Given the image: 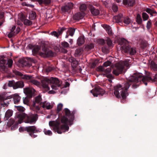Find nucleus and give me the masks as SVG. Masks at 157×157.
<instances>
[{
    "instance_id": "1",
    "label": "nucleus",
    "mask_w": 157,
    "mask_h": 157,
    "mask_svg": "<svg viewBox=\"0 0 157 157\" xmlns=\"http://www.w3.org/2000/svg\"><path fill=\"white\" fill-rule=\"evenodd\" d=\"M151 76L150 74L148 76L143 77L141 74H135L131 77L128 82L123 84L122 85L119 84L116 85L114 87V94L118 98H120L121 96L123 99H125L128 95L127 90L131 84L130 82H133L132 87L136 88L139 86L141 82L147 85V82H157V74L155 75L153 79Z\"/></svg>"
},
{
    "instance_id": "2",
    "label": "nucleus",
    "mask_w": 157,
    "mask_h": 157,
    "mask_svg": "<svg viewBox=\"0 0 157 157\" xmlns=\"http://www.w3.org/2000/svg\"><path fill=\"white\" fill-rule=\"evenodd\" d=\"M13 72L15 75L17 76L20 77L21 78L26 80H30V82L33 84L40 87L41 86L46 91L50 90L48 86V84L51 83V86L53 90H57L60 86L61 82L59 79L56 78L51 77L50 79L47 77H44L41 79V83L37 80L34 79H31L32 76L27 75H24L20 72L14 70Z\"/></svg>"
},
{
    "instance_id": "3",
    "label": "nucleus",
    "mask_w": 157,
    "mask_h": 157,
    "mask_svg": "<svg viewBox=\"0 0 157 157\" xmlns=\"http://www.w3.org/2000/svg\"><path fill=\"white\" fill-rule=\"evenodd\" d=\"M63 112L68 118L65 116L62 117L61 122L63 124L61 125L60 123L57 121H50L49 123V126L52 128L54 131L59 134L68 131L69 129L68 125H71L74 119L73 114L71 113L68 109H65Z\"/></svg>"
},
{
    "instance_id": "4",
    "label": "nucleus",
    "mask_w": 157,
    "mask_h": 157,
    "mask_svg": "<svg viewBox=\"0 0 157 157\" xmlns=\"http://www.w3.org/2000/svg\"><path fill=\"white\" fill-rule=\"evenodd\" d=\"M17 117L18 119V123H21L23 119L25 123L33 124L35 123L38 118L36 114H30L29 115L23 113H20L18 114Z\"/></svg>"
},
{
    "instance_id": "5",
    "label": "nucleus",
    "mask_w": 157,
    "mask_h": 157,
    "mask_svg": "<svg viewBox=\"0 0 157 157\" xmlns=\"http://www.w3.org/2000/svg\"><path fill=\"white\" fill-rule=\"evenodd\" d=\"M119 44L121 46V49L123 53H129L131 55H134L136 53V48L129 46L128 41L124 38H121Z\"/></svg>"
},
{
    "instance_id": "6",
    "label": "nucleus",
    "mask_w": 157,
    "mask_h": 157,
    "mask_svg": "<svg viewBox=\"0 0 157 157\" xmlns=\"http://www.w3.org/2000/svg\"><path fill=\"white\" fill-rule=\"evenodd\" d=\"M130 61L125 60L117 63L113 71V73L116 75H118L126 69L125 67L127 68L126 69H128L129 67Z\"/></svg>"
},
{
    "instance_id": "7",
    "label": "nucleus",
    "mask_w": 157,
    "mask_h": 157,
    "mask_svg": "<svg viewBox=\"0 0 157 157\" xmlns=\"http://www.w3.org/2000/svg\"><path fill=\"white\" fill-rule=\"evenodd\" d=\"M42 100L41 96L38 95L35 98V101L34 102L32 107V109L35 111L36 112H37L40 109V104Z\"/></svg>"
},
{
    "instance_id": "8",
    "label": "nucleus",
    "mask_w": 157,
    "mask_h": 157,
    "mask_svg": "<svg viewBox=\"0 0 157 157\" xmlns=\"http://www.w3.org/2000/svg\"><path fill=\"white\" fill-rule=\"evenodd\" d=\"M27 132L29 133V135L32 138H35L37 135L34 134L39 132V130L35 126H29L27 127Z\"/></svg>"
},
{
    "instance_id": "9",
    "label": "nucleus",
    "mask_w": 157,
    "mask_h": 157,
    "mask_svg": "<svg viewBox=\"0 0 157 157\" xmlns=\"http://www.w3.org/2000/svg\"><path fill=\"white\" fill-rule=\"evenodd\" d=\"M42 52H40V55L42 56H52L54 55L53 52L51 50H47L45 46L42 47Z\"/></svg>"
},
{
    "instance_id": "10",
    "label": "nucleus",
    "mask_w": 157,
    "mask_h": 157,
    "mask_svg": "<svg viewBox=\"0 0 157 157\" xmlns=\"http://www.w3.org/2000/svg\"><path fill=\"white\" fill-rule=\"evenodd\" d=\"M90 92L94 97L102 96L105 93V92L103 89L98 87L93 89Z\"/></svg>"
},
{
    "instance_id": "11",
    "label": "nucleus",
    "mask_w": 157,
    "mask_h": 157,
    "mask_svg": "<svg viewBox=\"0 0 157 157\" xmlns=\"http://www.w3.org/2000/svg\"><path fill=\"white\" fill-rule=\"evenodd\" d=\"M35 91V90L33 88L27 87L24 89V93L31 97Z\"/></svg>"
},
{
    "instance_id": "12",
    "label": "nucleus",
    "mask_w": 157,
    "mask_h": 157,
    "mask_svg": "<svg viewBox=\"0 0 157 157\" xmlns=\"http://www.w3.org/2000/svg\"><path fill=\"white\" fill-rule=\"evenodd\" d=\"M16 27L15 26H13L11 29L10 32L8 34V36L9 38H11L13 36L15 35L16 34L18 33L20 31V29L19 27H17L15 31Z\"/></svg>"
},
{
    "instance_id": "13",
    "label": "nucleus",
    "mask_w": 157,
    "mask_h": 157,
    "mask_svg": "<svg viewBox=\"0 0 157 157\" xmlns=\"http://www.w3.org/2000/svg\"><path fill=\"white\" fill-rule=\"evenodd\" d=\"M11 98H12V96H1L0 95V104L3 105V107L7 106L8 105L9 103H6L4 102V101L5 100L10 99Z\"/></svg>"
},
{
    "instance_id": "14",
    "label": "nucleus",
    "mask_w": 157,
    "mask_h": 157,
    "mask_svg": "<svg viewBox=\"0 0 157 157\" xmlns=\"http://www.w3.org/2000/svg\"><path fill=\"white\" fill-rule=\"evenodd\" d=\"M73 6L74 5L72 3H68L66 5L63 6L62 7V10L64 12H70L73 7Z\"/></svg>"
},
{
    "instance_id": "15",
    "label": "nucleus",
    "mask_w": 157,
    "mask_h": 157,
    "mask_svg": "<svg viewBox=\"0 0 157 157\" xmlns=\"http://www.w3.org/2000/svg\"><path fill=\"white\" fill-rule=\"evenodd\" d=\"M111 69L110 67L106 69H105V73L103 74L104 75H105L106 77L109 78L108 80L110 82H112V79L113 78V77L112 75L109 73L111 72Z\"/></svg>"
},
{
    "instance_id": "16",
    "label": "nucleus",
    "mask_w": 157,
    "mask_h": 157,
    "mask_svg": "<svg viewBox=\"0 0 157 157\" xmlns=\"http://www.w3.org/2000/svg\"><path fill=\"white\" fill-rule=\"evenodd\" d=\"M88 8L90 10L91 13L94 15H97L100 13L99 10L94 8V7L91 4H88L87 5Z\"/></svg>"
},
{
    "instance_id": "17",
    "label": "nucleus",
    "mask_w": 157,
    "mask_h": 157,
    "mask_svg": "<svg viewBox=\"0 0 157 157\" xmlns=\"http://www.w3.org/2000/svg\"><path fill=\"white\" fill-rule=\"evenodd\" d=\"M40 108L42 107L44 109H50L52 108L53 105L50 103L44 101L43 103H40Z\"/></svg>"
},
{
    "instance_id": "18",
    "label": "nucleus",
    "mask_w": 157,
    "mask_h": 157,
    "mask_svg": "<svg viewBox=\"0 0 157 157\" xmlns=\"http://www.w3.org/2000/svg\"><path fill=\"white\" fill-rule=\"evenodd\" d=\"M123 15L122 14H119L118 15L114 16L113 18V21L117 23H121Z\"/></svg>"
},
{
    "instance_id": "19",
    "label": "nucleus",
    "mask_w": 157,
    "mask_h": 157,
    "mask_svg": "<svg viewBox=\"0 0 157 157\" xmlns=\"http://www.w3.org/2000/svg\"><path fill=\"white\" fill-rule=\"evenodd\" d=\"M65 29V28L64 27H62L58 29V32L54 31L51 32V35L58 38L60 34L62 33L63 32Z\"/></svg>"
},
{
    "instance_id": "20",
    "label": "nucleus",
    "mask_w": 157,
    "mask_h": 157,
    "mask_svg": "<svg viewBox=\"0 0 157 157\" xmlns=\"http://www.w3.org/2000/svg\"><path fill=\"white\" fill-rule=\"evenodd\" d=\"M85 14V13H77L73 16V18L75 20H79L80 19L83 18Z\"/></svg>"
},
{
    "instance_id": "21",
    "label": "nucleus",
    "mask_w": 157,
    "mask_h": 157,
    "mask_svg": "<svg viewBox=\"0 0 157 157\" xmlns=\"http://www.w3.org/2000/svg\"><path fill=\"white\" fill-rule=\"evenodd\" d=\"M24 86V83L23 82L19 81L14 84L13 88L16 89L19 88H22Z\"/></svg>"
},
{
    "instance_id": "22",
    "label": "nucleus",
    "mask_w": 157,
    "mask_h": 157,
    "mask_svg": "<svg viewBox=\"0 0 157 157\" xmlns=\"http://www.w3.org/2000/svg\"><path fill=\"white\" fill-rule=\"evenodd\" d=\"M123 3L125 5L132 6L135 5V0H123Z\"/></svg>"
},
{
    "instance_id": "23",
    "label": "nucleus",
    "mask_w": 157,
    "mask_h": 157,
    "mask_svg": "<svg viewBox=\"0 0 157 157\" xmlns=\"http://www.w3.org/2000/svg\"><path fill=\"white\" fill-rule=\"evenodd\" d=\"M10 96H12V98H13L14 103L15 104H17L20 101L21 97L17 94H15Z\"/></svg>"
},
{
    "instance_id": "24",
    "label": "nucleus",
    "mask_w": 157,
    "mask_h": 157,
    "mask_svg": "<svg viewBox=\"0 0 157 157\" xmlns=\"http://www.w3.org/2000/svg\"><path fill=\"white\" fill-rule=\"evenodd\" d=\"M83 49L82 48H79L77 49L75 51V57H78L80 56L83 53Z\"/></svg>"
},
{
    "instance_id": "25",
    "label": "nucleus",
    "mask_w": 157,
    "mask_h": 157,
    "mask_svg": "<svg viewBox=\"0 0 157 157\" xmlns=\"http://www.w3.org/2000/svg\"><path fill=\"white\" fill-rule=\"evenodd\" d=\"M85 39L84 37L80 36L78 39L77 44L78 45L80 46L84 43Z\"/></svg>"
},
{
    "instance_id": "26",
    "label": "nucleus",
    "mask_w": 157,
    "mask_h": 157,
    "mask_svg": "<svg viewBox=\"0 0 157 157\" xmlns=\"http://www.w3.org/2000/svg\"><path fill=\"white\" fill-rule=\"evenodd\" d=\"M12 114L13 111L10 110H8L6 113L5 118H6V120L8 119L12 115Z\"/></svg>"
},
{
    "instance_id": "27",
    "label": "nucleus",
    "mask_w": 157,
    "mask_h": 157,
    "mask_svg": "<svg viewBox=\"0 0 157 157\" xmlns=\"http://www.w3.org/2000/svg\"><path fill=\"white\" fill-rule=\"evenodd\" d=\"M88 4H88L87 5H86L85 4H82L81 5L80 7V9L81 13H84V12L86 10L87 7H88L87 6Z\"/></svg>"
},
{
    "instance_id": "28",
    "label": "nucleus",
    "mask_w": 157,
    "mask_h": 157,
    "mask_svg": "<svg viewBox=\"0 0 157 157\" xmlns=\"http://www.w3.org/2000/svg\"><path fill=\"white\" fill-rule=\"evenodd\" d=\"M75 29L74 28H70L68 29L67 31V33L69 34V35L72 36L75 32Z\"/></svg>"
},
{
    "instance_id": "29",
    "label": "nucleus",
    "mask_w": 157,
    "mask_h": 157,
    "mask_svg": "<svg viewBox=\"0 0 157 157\" xmlns=\"http://www.w3.org/2000/svg\"><path fill=\"white\" fill-rule=\"evenodd\" d=\"M40 49V47L38 46H36L33 50V53L36 54L38 53H39L40 54V52H40L39 51Z\"/></svg>"
},
{
    "instance_id": "30",
    "label": "nucleus",
    "mask_w": 157,
    "mask_h": 157,
    "mask_svg": "<svg viewBox=\"0 0 157 157\" xmlns=\"http://www.w3.org/2000/svg\"><path fill=\"white\" fill-rule=\"evenodd\" d=\"M123 22L126 25H128L131 23V20L129 18L127 17L123 19Z\"/></svg>"
},
{
    "instance_id": "31",
    "label": "nucleus",
    "mask_w": 157,
    "mask_h": 157,
    "mask_svg": "<svg viewBox=\"0 0 157 157\" xmlns=\"http://www.w3.org/2000/svg\"><path fill=\"white\" fill-rule=\"evenodd\" d=\"M136 21L138 24H141L142 22V20L141 16L139 14L137 15L136 18Z\"/></svg>"
},
{
    "instance_id": "32",
    "label": "nucleus",
    "mask_w": 157,
    "mask_h": 157,
    "mask_svg": "<svg viewBox=\"0 0 157 157\" xmlns=\"http://www.w3.org/2000/svg\"><path fill=\"white\" fill-rule=\"evenodd\" d=\"M94 47V44H91L87 45L85 48V49L86 50L89 51L93 49Z\"/></svg>"
},
{
    "instance_id": "33",
    "label": "nucleus",
    "mask_w": 157,
    "mask_h": 157,
    "mask_svg": "<svg viewBox=\"0 0 157 157\" xmlns=\"http://www.w3.org/2000/svg\"><path fill=\"white\" fill-rule=\"evenodd\" d=\"M151 67L154 71L157 70V64L154 62H151Z\"/></svg>"
},
{
    "instance_id": "34",
    "label": "nucleus",
    "mask_w": 157,
    "mask_h": 157,
    "mask_svg": "<svg viewBox=\"0 0 157 157\" xmlns=\"http://www.w3.org/2000/svg\"><path fill=\"white\" fill-rule=\"evenodd\" d=\"M107 44L108 46L109 47H113V44L112 41L110 38H108L107 40Z\"/></svg>"
},
{
    "instance_id": "35",
    "label": "nucleus",
    "mask_w": 157,
    "mask_h": 157,
    "mask_svg": "<svg viewBox=\"0 0 157 157\" xmlns=\"http://www.w3.org/2000/svg\"><path fill=\"white\" fill-rule=\"evenodd\" d=\"M43 131L44 134L46 135L51 136L52 134V132L51 130H47L46 129H44Z\"/></svg>"
},
{
    "instance_id": "36",
    "label": "nucleus",
    "mask_w": 157,
    "mask_h": 157,
    "mask_svg": "<svg viewBox=\"0 0 157 157\" xmlns=\"http://www.w3.org/2000/svg\"><path fill=\"white\" fill-rule=\"evenodd\" d=\"M24 23L25 25H30L32 24V22L28 19H25L24 21Z\"/></svg>"
},
{
    "instance_id": "37",
    "label": "nucleus",
    "mask_w": 157,
    "mask_h": 157,
    "mask_svg": "<svg viewBox=\"0 0 157 157\" xmlns=\"http://www.w3.org/2000/svg\"><path fill=\"white\" fill-rule=\"evenodd\" d=\"M6 61L3 59L0 61V67H5L6 63Z\"/></svg>"
},
{
    "instance_id": "38",
    "label": "nucleus",
    "mask_w": 157,
    "mask_h": 157,
    "mask_svg": "<svg viewBox=\"0 0 157 157\" xmlns=\"http://www.w3.org/2000/svg\"><path fill=\"white\" fill-rule=\"evenodd\" d=\"M36 16V13L34 12H33L30 14L29 17L32 20H33L35 19Z\"/></svg>"
},
{
    "instance_id": "39",
    "label": "nucleus",
    "mask_w": 157,
    "mask_h": 157,
    "mask_svg": "<svg viewBox=\"0 0 157 157\" xmlns=\"http://www.w3.org/2000/svg\"><path fill=\"white\" fill-rule=\"evenodd\" d=\"M19 18L22 21H24L25 19V17L23 13L19 14L18 15Z\"/></svg>"
},
{
    "instance_id": "40",
    "label": "nucleus",
    "mask_w": 157,
    "mask_h": 157,
    "mask_svg": "<svg viewBox=\"0 0 157 157\" xmlns=\"http://www.w3.org/2000/svg\"><path fill=\"white\" fill-rule=\"evenodd\" d=\"M142 17L144 21L147 20L148 18V15L146 13H143L142 14Z\"/></svg>"
},
{
    "instance_id": "41",
    "label": "nucleus",
    "mask_w": 157,
    "mask_h": 157,
    "mask_svg": "<svg viewBox=\"0 0 157 157\" xmlns=\"http://www.w3.org/2000/svg\"><path fill=\"white\" fill-rule=\"evenodd\" d=\"M63 106V105L62 104H61V103L59 104L57 106V111L58 112H59L62 109Z\"/></svg>"
},
{
    "instance_id": "42",
    "label": "nucleus",
    "mask_w": 157,
    "mask_h": 157,
    "mask_svg": "<svg viewBox=\"0 0 157 157\" xmlns=\"http://www.w3.org/2000/svg\"><path fill=\"white\" fill-rule=\"evenodd\" d=\"M112 10L113 12H117L118 10V6L117 5L115 4H113V5L112 7Z\"/></svg>"
},
{
    "instance_id": "43",
    "label": "nucleus",
    "mask_w": 157,
    "mask_h": 157,
    "mask_svg": "<svg viewBox=\"0 0 157 157\" xmlns=\"http://www.w3.org/2000/svg\"><path fill=\"white\" fill-rule=\"evenodd\" d=\"M27 127H20L19 129V131L20 132H22L25 131L27 132Z\"/></svg>"
},
{
    "instance_id": "44",
    "label": "nucleus",
    "mask_w": 157,
    "mask_h": 157,
    "mask_svg": "<svg viewBox=\"0 0 157 157\" xmlns=\"http://www.w3.org/2000/svg\"><path fill=\"white\" fill-rule=\"evenodd\" d=\"M7 63L8 67H11L13 65V61L12 59H9Z\"/></svg>"
},
{
    "instance_id": "45",
    "label": "nucleus",
    "mask_w": 157,
    "mask_h": 157,
    "mask_svg": "<svg viewBox=\"0 0 157 157\" xmlns=\"http://www.w3.org/2000/svg\"><path fill=\"white\" fill-rule=\"evenodd\" d=\"M61 45L64 48H67L69 47V44L68 43L66 42H62Z\"/></svg>"
},
{
    "instance_id": "46",
    "label": "nucleus",
    "mask_w": 157,
    "mask_h": 157,
    "mask_svg": "<svg viewBox=\"0 0 157 157\" xmlns=\"http://www.w3.org/2000/svg\"><path fill=\"white\" fill-rule=\"evenodd\" d=\"M104 66H100L98 67L97 68V71H99L104 72L105 68L103 67Z\"/></svg>"
},
{
    "instance_id": "47",
    "label": "nucleus",
    "mask_w": 157,
    "mask_h": 157,
    "mask_svg": "<svg viewBox=\"0 0 157 157\" xmlns=\"http://www.w3.org/2000/svg\"><path fill=\"white\" fill-rule=\"evenodd\" d=\"M17 108V109L19 111H23L25 110L24 108L21 106H15Z\"/></svg>"
},
{
    "instance_id": "48",
    "label": "nucleus",
    "mask_w": 157,
    "mask_h": 157,
    "mask_svg": "<svg viewBox=\"0 0 157 157\" xmlns=\"http://www.w3.org/2000/svg\"><path fill=\"white\" fill-rule=\"evenodd\" d=\"M111 64V62L110 61H108L105 62L104 63L103 66L106 67L110 66Z\"/></svg>"
},
{
    "instance_id": "49",
    "label": "nucleus",
    "mask_w": 157,
    "mask_h": 157,
    "mask_svg": "<svg viewBox=\"0 0 157 157\" xmlns=\"http://www.w3.org/2000/svg\"><path fill=\"white\" fill-rule=\"evenodd\" d=\"M146 11L148 13H150L151 16H152V13L153 12L149 8H147Z\"/></svg>"
},
{
    "instance_id": "50",
    "label": "nucleus",
    "mask_w": 157,
    "mask_h": 157,
    "mask_svg": "<svg viewBox=\"0 0 157 157\" xmlns=\"http://www.w3.org/2000/svg\"><path fill=\"white\" fill-rule=\"evenodd\" d=\"M151 22L150 21H148L147 24V26L146 27L147 29H149L151 27Z\"/></svg>"
},
{
    "instance_id": "51",
    "label": "nucleus",
    "mask_w": 157,
    "mask_h": 157,
    "mask_svg": "<svg viewBox=\"0 0 157 157\" xmlns=\"http://www.w3.org/2000/svg\"><path fill=\"white\" fill-rule=\"evenodd\" d=\"M103 27L106 31L111 28L109 26L107 25H104Z\"/></svg>"
},
{
    "instance_id": "52",
    "label": "nucleus",
    "mask_w": 157,
    "mask_h": 157,
    "mask_svg": "<svg viewBox=\"0 0 157 157\" xmlns=\"http://www.w3.org/2000/svg\"><path fill=\"white\" fill-rule=\"evenodd\" d=\"M54 68V67H48L46 69V71L47 72H49L52 71Z\"/></svg>"
},
{
    "instance_id": "53",
    "label": "nucleus",
    "mask_w": 157,
    "mask_h": 157,
    "mask_svg": "<svg viewBox=\"0 0 157 157\" xmlns=\"http://www.w3.org/2000/svg\"><path fill=\"white\" fill-rule=\"evenodd\" d=\"M23 103L25 104H27L29 102V100L26 97L23 98Z\"/></svg>"
},
{
    "instance_id": "54",
    "label": "nucleus",
    "mask_w": 157,
    "mask_h": 157,
    "mask_svg": "<svg viewBox=\"0 0 157 157\" xmlns=\"http://www.w3.org/2000/svg\"><path fill=\"white\" fill-rule=\"evenodd\" d=\"M50 0H44L43 1V3L45 5H48L50 3Z\"/></svg>"
},
{
    "instance_id": "55",
    "label": "nucleus",
    "mask_w": 157,
    "mask_h": 157,
    "mask_svg": "<svg viewBox=\"0 0 157 157\" xmlns=\"http://www.w3.org/2000/svg\"><path fill=\"white\" fill-rule=\"evenodd\" d=\"M14 84L13 82L12 81H9L8 83V85L9 86L13 87Z\"/></svg>"
},
{
    "instance_id": "56",
    "label": "nucleus",
    "mask_w": 157,
    "mask_h": 157,
    "mask_svg": "<svg viewBox=\"0 0 157 157\" xmlns=\"http://www.w3.org/2000/svg\"><path fill=\"white\" fill-rule=\"evenodd\" d=\"M97 62V61H94L93 62L91 65V67H92L94 68L96 66V64Z\"/></svg>"
},
{
    "instance_id": "57",
    "label": "nucleus",
    "mask_w": 157,
    "mask_h": 157,
    "mask_svg": "<svg viewBox=\"0 0 157 157\" xmlns=\"http://www.w3.org/2000/svg\"><path fill=\"white\" fill-rule=\"evenodd\" d=\"M108 34L109 35H111L112 34V32L111 28H110L107 31Z\"/></svg>"
},
{
    "instance_id": "58",
    "label": "nucleus",
    "mask_w": 157,
    "mask_h": 157,
    "mask_svg": "<svg viewBox=\"0 0 157 157\" xmlns=\"http://www.w3.org/2000/svg\"><path fill=\"white\" fill-rule=\"evenodd\" d=\"M69 83L68 82H65V84L64 85V87L65 88L69 86Z\"/></svg>"
},
{
    "instance_id": "59",
    "label": "nucleus",
    "mask_w": 157,
    "mask_h": 157,
    "mask_svg": "<svg viewBox=\"0 0 157 157\" xmlns=\"http://www.w3.org/2000/svg\"><path fill=\"white\" fill-rule=\"evenodd\" d=\"M38 2L40 4H41L43 3V0H37Z\"/></svg>"
},
{
    "instance_id": "60",
    "label": "nucleus",
    "mask_w": 157,
    "mask_h": 157,
    "mask_svg": "<svg viewBox=\"0 0 157 157\" xmlns=\"http://www.w3.org/2000/svg\"><path fill=\"white\" fill-rule=\"evenodd\" d=\"M3 13L2 12H0V19L3 17Z\"/></svg>"
},
{
    "instance_id": "61",
    "label": "nucleus",
    "mask_w": 157,
    "mask_h": 157,
    "mask_svg": "<svg viewBox=\"0 0 157 157\" xmlns=\"http://www.w3.org/2000/svg\"><path fill=\"white\" fill-rule=\"evenodd\" d=\"M7 85L6 84H5L3 86V88L4 89H6L7 88Z\"/></svg>"
},
{
    "instance_id": "62",
    "label": "nucleus",
    "mask_w": 157,
    "mask_h": 157,
    "mask_svg": "<svg viewBox=\"0 0 157 157\" xmlns=\"http://www.w3.org/2000/svg\"><path fill=\"white\" fill-rule=\"evenodd\" d=\"M69 42L71 44H72L73 43V41L72 39H70L69 40Z\"/></svg>"
},
{
    "instance_id": "63",
    "label": "nucleus",
    "mask_w": 157,
    "mask_h": 157,
    "mask_svg": "<svg viewBox=\"0 0 157 157\" xmlns=\"http://www.w3.org/2000/svg\"><path fill=\"white\" fill-rule=\"evenodd\" d=\"M49 93L50 94H53L54 93V91L51 90L49 92Z\"/></svg>"
},
{
    "instance_id": "64",
    "label": "nucleus",
    "mask_w": 157,
    "mask_h": 157,
    "mask_svg": "<svg viewBox=\"0 0 157 157\" xmlns=\"http://www.w3.org/2000/svg\"><path fill=\"white\" fill-rule=\"evenodd\" d=\"M69 35V34H67H67H66V35L65 37H66V38H68Z\"/></svg>"
}]
</instances>
